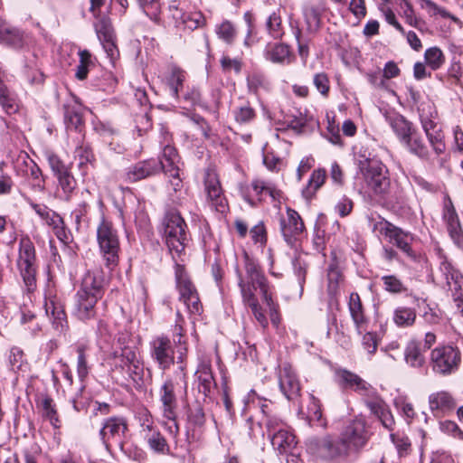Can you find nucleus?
Segmentation results:
<instances>
[{
  "label": "nucleus",
  "mask_w": 463,
  "mask_h": 463,
  "mask_svg": "<svg viewBox=\"0 0 463 463\" xmlns=\"http://www.w3.org/2000/svg\"><path fill=\"white\" fill-rule=\"evenodd\" d=\"M187 392V376L185 366L181 364L179 372L174 376H167L159 390V401L161 403V413L164 419L167 420L165 428L169 434L176 439L179 433L177 418V394Z\"/></svg>",
  "instance_id": "obj_1"
},
{
  "label": "nucleus",
  "mask_w": 463,
  "mask_h": 463,
  "mask_svg": "<svg viewBox=\"0 0 463 463\" xmlns=\"http://www.w3.org/2000/svg\"><path fill=\"white\" fill-rule=\"evenodd\" d=\"M237 278L242 299L257 297L255 292L260 289L263 301L271 302V287L261 267L247 254L244 256L243 269H237Z\"/></svg>",
  "instance_id": "obj_2"
},
{
  "label": "nucleus",
  "mask_w": 463,
  "mask_h": 463,
  "mask_svg": "<svg viewBox=\"0 0 463 463\" xmlns=\"http://www.w3.org/2000/svg\"><path fill=\"white\" fill-rule=\"evenodd\" d=\"M358 174L362 175L367 187L374 194H384L390 187V179L386 166L376 157L365 151H360L355 156Z\"/></svg>",
  "instance_id": "obj_3"
},
{
  "label": "nucleus",
  "mask_w": 463,
  "mask_h": 463,
  "mask_svg": "<svg viewBox=\"0 0 463 463\" xmlns=\"http://www.w3.org/2000/svg\"><path fill=\"white\" fill-rule=\"evenodd\" d=\"M97 242L105 266L109 270L114 269L119 260V235L112 222L104 216L97 226Z\"/></svg>",
  "instance_id": "obj_4"
},
{
  "label": "nucleus",
  "mask_w": 463,
  "mask_h": 463,
  "mask_svg": "<svg viewBox=\"0 0 463 463\" xmlns=\"http://www.w3.org/2000/svg\"><path fill=\"white\" fill-rule=\"evenodd\" d=\"M164 236L171 252L180 254L189 241L187 224L177 210H168L163 219Z\"/></svg>",
  "instance_id": "obj_5"
},
{
  "label": "nucleus",
  "mask_w": 463,
  "mask_h": 463,
  "mask_svg": "<svg viewBox=\"0 0 463 463\" xmlns=\"http://www.w3.org/2000/svg\"><path fill=\"white\" fill-rule=\"evenodd\" d=\"M460 364L461 352L457 346L439 345L430 351L429 364L436 375L450 376L459 369Z\"/></svg>",
  "instance_id": "obj_6"
},
{
  "label": "nucleus",
  "mask_w": 463,
  "mask_h": 463,
  "mask_svg": "<svg viewBox=\"0 0 463 463\" xmlns=\"http://www.w3.org/2000/svg\"><path fill=\"white\" fill-rule=\"evenodd\" d=\"M373 229L409 258L416 260L417 255L411 248L414 236L410 232L402 230L383 217H379L373 222Z\"/></svg>",
  "instance_id": "obj_7"
},
{
  "label": "nucleus",
  "mask_w": 463,
  "mask_h": 463,
  "mask_svg": "<svg viewBox=\"0 0 463 463\" xmlns=\"http://www.w3.org/2000/svg\"><path fill=\"white\" fill-rule=\"evenodd\" d=\"M16 264L26 290L28 292L34 291L36 288L35 248L28 236L20 239Z\"/></svg>",
  "instance_id": "obj_8"
},
{
  "label": "nucleus",
  "mask_w": 463,
  "mask_h": 463,
  "mask_svg": "<svg viewBox=\"0 0 463 463\" xmlns=\"http://www.w3.org/2000/svg\"><path fill=\"white\" fill-rule=\"evenodd\" d=\"M307 448L309 453L327 461L347 457L349 454L341 438L334 439L329 435L323 438L309 439L307 442Z\"/></svg>",
  "instance_id": "obj_9"
},
{
  "label": "nucleus",
  "mask_w": 463,
  "mask_h": 463,
  "mask_svg": "<svg viewBox=\"0 0 463 463\" xmlns=\"http://www.w3.org/2000/svg\"><path fill=\"white\" fill-rule=\"evenodd\" d=\"M438 255L440 260L439 270L441 279L451 291L454 302L460 312H463V276L446 258L440 249L438 250Z\"/></svg>",
  "instance_id": "obj_10"
},
{
  "label": "nucleus",
  "mask_w": 463,
  "mask_h": 463,
  "mask_svg": "<svg viewBox=\"0 0 463 463\" xmlns=\"http://www.w3.org/2000/svg\"><path fill=\"white\" fill-rule=\"evenodd\" d=\"M371 438L366 420L362 416H356L344 429L341 439L347 451L359 452L365 447Z\"/></svg>",
  "instance_id": "obj_11"
},
{
  "label": "nucleus",
  "mask_w": 463,
  "mask_h": 463,
  "mask_svg": "<svg viewBox=\"0 0 463 463\" xmlns=\"http://www.w3.org/2000/svg\"><path fill=\"white\" fill-rule=\"evenodd\" d=\"M114 366L115 369L126 372L136 385L141 386L144 383V365L134 348L125 346L121 349L120 354L115 353Z\"/></svg>",
  "instance_id": "obj_12"
},
{
  "label": "nucleus",
  "mask_w": 463,
  "mask_h": 463,
  "mask_svg": "<svg viewBox=\"0 0 463 463\" xmlns=\"http://www.w3.org/2000/svg\"><path fill=\"white\" fill-rule=\"evenodd\" d=\"M204 190L207 195V201L211 206L219 213H225L228 209V202L221 185L217 173L213 169H208L204 176Z\"/></svg>",
  "instance_id": "obj_13"
},
{
  "label": "nucleus",
  "mask_w": 463,
  "mask_h": 463,
  "mask_svg": "<svg viewBox=\"0 0 463 463\" xmlns=\"http://www.w3.org/2000/svg\"><path fill=\"white\" fill-rule=\"evenodd\" d=\"M157 162L160 165V171L168 175L173 189L175 191L180 190L182 187V180L179 174L180 157L176 149L170 145H165Z\"/></svg>",
  "instance_id": "obj_14"
},
{
  "label": "nucleus",
  "mask_w": 463,
  "mask_h": 463,
  "mask_svg": "<svg viewBox=\"0 0 463 463\" xmlns=\"http://www.w3.org/2000/svg\"><path fill=\"white\" fill-rule=\"evenodd\" d=\"M127 430L128 425L123 418L111 417L104 421L99 430V438L108 451L110 450L113 443L118 445L121 450H124V446L120 439L125 435Z\"/></svg>",
  "instance_id": "obj_15"
},
{
  "label": "nucleus",
  "mask_w": 463,
  "mask_h": 463,
  "mask_svg": "<svg viewBox=\"0 0 463 463\" xmlns=\"http://www.w3.org/2000/svg\"><path fill=\"white\" fill-rule=\"evenodd\" d=\"M150 355L162 371L169 369L175 362V351L170 339L164 335L153 338L150 342Z\"/></svg>",
  "instance_id": "obj_16"
},
{
  "label": "nucleus",
  "mask_w": 463,
  "mask_h": 463,
  "mask_svg": "<svg viewBox=\"0 0 463 463\" xmlns=\"http://www.w3.org/2000/svg\"><path fill=\"white\" fill-rule=\"evenodd\" d=\"M160 172V165L156 159L150 158L135 163L128 166L123 175L128 183H135L155 175Z\"/></svg>",
  "instance_id": "obj_17"
},
{
  "label": "nucleus",
  "mask_w": 463,
  "mask_h": 463,
  "mask_svg": "<svg viewBox=\"0 0 463 463\" xmlns=\"http://www.w3.org/2000/svg\"><path fill=\"white\" fill-rule=\"evenodd\" d=\"M106 290V279L101 270H89L82 278L77 292L102 298Z\"/></svg>",
  "instance_id": "obj_18"
},
{
  "label": "nucleus",
  "mask_w": 463,
  "mask_h": 463,
  "mask_svg": "<svg viewBox=\"0 0 463 463\" xmlns=\"http://www.w3.org/2000/svg\"><path fill=\"white\" fill-rule=\"evenodd\" d=\"M99 300L98 298L77 292L74 297L72 316L82 322L95 318Z\"/></svg>",
  "instance_id": "obj_19"
},
{
  "label": "nucleus",
  "mask_w": 463,
  "mask_h": 463,
  "mask_svg": "<svg viewBox=\"0 0 463 463\" xmlns=\"http://www.w3.org/2000/svg\"><path fill=\"white\" fill-rule=\"evenodd\" d=\"M347 306L354 329L358 335H362L368 329L370 318L365 314V308L358 293L350 294Z\"/></svg>",
  "instance_id": "obj_20"
},
{
  "label": "nucleus",
  "mask_w": 463,
  "mask_h": 463,
  "mask_svg": "<svg viewBox=\"0 0 463 463\" xmlns=\"http://www.w3.org/2000/svg\"><path fill=\"white\" fill-rule=\"evenodd\" d=\"M335 376L340 387L353 390L361 395H368L373 390L371 384L349 370L338 369L335 371Z\"/></svg>",
  "instance_id": "obj_21"
},
{
  "label": "nucleus",
  "mask_w": 463,
  "mask_h": 463,
  "mask_svg": "<svg viewBox=\"0 0 463 463\" xmlns=\"http://www.w3.org/2000/svg\"><path fill=\"white\" fill-rule=\"evenodd\" d=\"M428 402L430 410L437 416L453 411L457 406L456 399L452 393L444 390L430 393Z\"/></svg>",
  "instance_id": "obj_22"
},
{
  "label": "nucleus",
  "mask_w": 463,
  "mask_h": 463,
  "mask_svg": "<svg viewBox=\"0 0 463 463\" xmlns=\"http://www.w3.org/2000/svg\"><path fill=\"white\" fill-rule=\"evenodd\" d=\"M287 217V220L282 219L280 222L281 232L285 241L288 244H293L296 237L303 232L305 226L297 211L288 208Z\"/></svg>",
  "instance_id": "obj_23"
},
{
  "label": "nucleus",
  "mask_w": 463,
  "mask_h": 463,
  "mask_svg": "<svg viewBox=\"0 0 463 463\" xmlns=\"http://www.w3.org/2000/svg\"><path fill=\"white\" fill-rule=\"evenodd\" d=\"M279 388L288 400L297 398L300 393V383L296 373L288 364L284 365L279 375Z\"/></svg>",
  "instance_id": "obj_24"
},
{
  "label": "nucleus",
  "mask_w": 463,
  "mask_h": 463,
  "mask_svg": "<svg viewBox=\"0 0 463 463\" xmlns=\"http://www.w3.org/2000/svg\"><path fill=\"white\" fill-rule=\"evenodd\" d=\"M443 220L447 224L449 233L454 242L459 247L463 246L462 228L458 213L450 199H448L444 203Z\"/></svg>",
  "instance_id": "obj_25"
},
{
  "label": "nucleus",
  "mask_w": 463,
  "mask_h": 463,
  "mask_svg": "<svg viewBox=\"0 0 463 463\" xmlns=\"http://www.w3.org/2000/svg\"><path fill=\"white\" fill-rule=\"evenodd\" d=\"M271 440L273 449L280 455H290L292 461L298 458L292 454L293 449L296 448L297 440L295 435L290 430L289 427L280 431L273 433L269 436Z\"/></svg>",
  "instance_id": "obj_26"
},
{
  "label": "nucleus",
  "mask_w": 463,
  "mask_h": 463,
  "mask_svg": "<svg viewBox=\"0 0 463 463\" xmlns=\"http://www.w3.org/2000/svg\"><path fill=\"white\" fill-rule=\"evenodd\" d=\"M185 79L186 72L175 64L169 65L162 76L163 82L168 87L175 99L179 98V91L183 90Z\"/></svg>",
  "instance_id": "obj_27"
},
{
  "label": "nucleus",
  "mask_w": 463,
  "mask_h": 463,
  "mask_svg": "<svg viewBox=\"0 0 463 463\" xmlns=\"http://www.w3.org/2000/svg\"><path fill=\"white\" fill-rule=\"evenodd\" d=\"M426 350L421 343L416 339H411L404 348V361L406 364L414 369H421L426 365Z\"/></svg>",
  "instance_id": "obj_28"
},
{
  "label": "nucleus",
  "mask_w": 463,
  "mask_h": 463,
  "mask_svg": "<svg viewBox=\"0 0 463 463\" xmlns=\"http://www.w3.org/2000/svg\"><path fill=\"white\" fill-rule=\"evenodd\" d=\"M175 276L176 288L179 292V299L183 303L187 300L188 298L198 294L194 285L191 281L184 267L181 264L176 263L175 266Z\"/></svg>",
  "instance_id": "obj_29"
},
{
  "label": "nucleus",
  "mask_w": 463,
  "mask_h": 463,
  "mask_svg": "<svg viewBox=\"0 0 463 463\" xmlns=\"http://www.w3.org/2000/svg\"><path fill=\"white\" fill-rule=\"evenodd\" d=\"M45 313L51 317L54 328L59 332L68 329V320L63 306L54 299H48L44 305Z\"/></svg>",
  "instance_id": "obj_30"
},
{
  "label": "nucleus",
  "mask_w": 463,
  "mask_h": 463,
  "mask_svg": "<svg viewBox=\"0 0 463 463\" xmlns=\"http://www.w3.org/2000/svg\"><path fill=\"white\" fill-rule=\"evenodd\" d=\"M386 120L402 144L416 130L411 122L398 113L388 114Z\"/></svg>",
  "instance_id": "obj_31"
},
{
  "label": "nucleus",
  "mask_w": 463,
  "mask_h": 463,
  "mask_svg": "<svg viewBox=\"0 0 463 463\" xmlns=\"http://www.w3.org/2000/svg\"><path fill=\"white\" fill-rule=\"evenodd\" d=\"M264 57L273 63H289L291 61L289 46L281 43H268L264 50Z\"/></svg>",
  "instance_id": "obj_32"
},
{
  "label": "nucleus",
  "mask_w": 463,
  "mask_h": 463,
  "mask_svg": "<svg viewBox=\"0 0 463 463\" xmlns=\"http://www.w3.org/2000/svg\"><path fill=\"white\" fill-rule=\"evenodd\" d=\"M195 375L198 381V391L204 396H208L212 387L215 384L212 372V365L209 362H203L199 364Z\"/></svg>",
  "instance_id": "obj_33"
},
{
  "label": "nucleus",
  "mask_w": 463,
  "mask_h": 463,
  "mask_svg": "<svg viewBox=\"0 0 463 463\" xmlns=\"http://www.w3.org/2000/svg\"><path fill=\"white\" fill-rule=\"evenodd\" d=\"M402 145L408 151L422 160H430V152L420 135L414 130Z\"/></svg>",
  "instance_id": "obj_34"
},
{
  "label": "nucleus",
  "mask_w": 463,
  "mask_h": 463,
  "mask_svg": "<svg viewBox=\"0 0 463 463\" xmlns=\"http://www.w3.org/2000/svg\"><path fill=\"white\" fill-rule=\"evenodd\" d=\"M416 317L415 308L400 306L393 310L392 321L398 327L407 328L415 324Z\"/></svg>",
  "instance_id": "obj_35"
},
{
  "label": "nucleus",
  "mask_w": 463,
  "mask_h": 463,
  "mask_svg": "<svg viewBox=\"0 0 463 463\" xmlns=\"http://www.w3.org/2000/svg\"><path fill=\"white\" fill-rule=\"evenodd\" d=\"M42 416L48 420L54 428L60 427V420L53 400L49 395H43L38 402Z\"/></svg>",
  "instance_id": "obj_36"
},
{
  "label": "nucleus",
  "mask_w": 463,
  "mask_h": 463,
  "mask_svg": "<svg viewBox=\"0 0 463 463\" xmlns=\"http://www.w3.org/2000/svg\"><path fill=\"white\" fill-rule=\"evenodd\" d=\"M0 43L14 49H21L25 43L24 34L18 28L9 24L0 37Z\"/></svg>",
  "instance_id": "obj_37"
},
{
  "label": "nucleus",
  "mask_w": 463,
  "mask_h": 463,
  "mask_svg": "<svg viewBox=\"0 0 463 463\" xmlns=\"http://www.w3.org/2000/svg\"><path fill=\"white\" fill-rule=\"evenodd\" d=\"M30 206L34 212L53 230L56 226L61 225L63 219L56 212L49 209L46 205L30 202Z\"/></svg>",
  "instance_id": "obj_38"
},
{
  "label": "nucleus",
  "mask_w": 463,
  "mask_h": 463,
  "mask_svg": "<svg viewBox=\"0 0 463 463\" xmlns=\"http://www.w3.org/2000/svg\"><path fill=\"white\" fill-rule=\"evenodd\" d=\"M251 188L261 201L263 195L269 194L273 201H277L280 197V191L278 190L274 184L260 179H255L251 182Z\"/></svg>",
  "instance_id": "obj_39"
},
{
  "label": "nucleus",
  "mask_w": 463,
  "mask_h": 463,
  "mask_svg": "<svg viewBox=\"0 0 463 463\" xmlns=\"http://www.w3.org/2000/svg\"><path fill=\"white\" fill-rule=\"evenodd\" d=\"M143 13L155 24H161V0H137Z\"/></svg>",
  "instance_id": "obj_40"
},
{
  "label": "nucleus",
  "mask_w": 463,
  "mask_h": 463,
  "mask_svg": "<svg viewBox=\"0 0 463 463\" xmlns=\"http://www.w3.org/2000/svg\"><path fill=\"white\" fill-rule=\"evenodd\" d=\"M218 38L227 44H232L237 37V29L229 20H224L215 26Z\"/></svg>",
  "instance_id": "obj_41"
},
{
  "label": "nucleus",
  "mask_w": 463,
  "mask_h": 463,
  "mask_svg": "<svg viewBox=\"0 0 463 463\" xmlns=\"http://www.w3.org/2000/svg\"><path fill=\"white\" fill-rule=\"evenodd\" d=\"M145 439L146 440L149 448L161 454H166L169 451V446L165 437L157 431H152L151 433L145 434Z\"/></svg>",
  "instance_id": "obj_42"
},
{
  "label": "nucleus",
  "mask_w": 463,
  "mask_h": 463,
  "mask_svg": "<svg viewBox=\"0 0 463 463\" xmlns=\"http://www.w3.org/2000/svg\"><path fill=\"white\" fill-rule=\"evenodd\" d=\"M57 180L59 188L62 193V199L65 201H70L77 186V182L71 172L69 171L66 174L58 176Z\"/></svg>",
  "instance_id": "obj_43"
},
{
  "label": "nucleus",
  "mask_w": 463,
  "mask_h": 463,
  "mask_svg": "<svg viewBox=\"0 0 463 463\" xmlns=\"http://www.w3.org/2000/svg\"><path fill=\"white\" fill-rule=\"evenodd\" d=\"M310 399L311 402L307 409L309 420L326 429L327 427V420L323 416L320 401L313 395L310 396Z\"/></svg>",
  "instance_id": "obj_44"
},
{
  "label": "nucleus",
  "mask_w": 463,
  "mask_h": 463,
  "mask_svg": "<svg viewBox=\"0 0 463 463\" xmlns=\"http://www.w3.org/2000/svg\"><path fill=\"white\" fill-rule=\"evenodd\" d=\"M268 33L274 39H279L284 34L282 20L279 12H273L269 14L266 22Z\"/></svg>",
  "instance_id": "obj_45"
},
{
  "label": "nucleus",
  "mask_w": 463,
  "mask_h": 463,
  "mask_svg": "<svg viewBox=\"0 0 463 463\" xmlns=\"http://www.w3.org/2000/svg\"><path fill=\"white\" fill-rule=\"evenodd\" d=\"M94 27L97 36L100 42L115 38L114 30L109 18L105 16L99 17L95 23Z\"/></svg>",
  "instance_id": "obj_46"
},
{
  "label": "nucleus",
  "mask_w": 463,
  "mask_h": 463,
  "mask_svg": "<svg viewBox=\"0 0 463 463\" xmlns=\"http://www.w3.org/2000/svg\"><path fill=\"white\" fill-rule=\"evenodd\" d=\"M304 17L309 31H317L320 25L321 10L312 5H307L303 10Z\"/></svg>",
  "instance_id": "obj_47"
},
{
  "label": "nucleus",
  "mask_w": 463,
  "mask_h": 463,
  "mask_svg": "<svg viewBox=\"0 0 463 463\" xmlns=\"http://www.w3.org/2000/svg\"><path fill=\"white\" fill-rule=\"evenodd\" d=\"M424 59L431 70L439 69L445 62V57L442 51L438 47H431L425 51Z\"/></svg>",
  "instance_id": "obj_48"
},
{
  "label": "nucleus",
  "mask_w": 463,
  "mask_h": 463,
  "mask_svg": "<svg viewBox=\"0 0 463 463\" xmlns=\"http://www.w3.org/2000/svg\"><path fill=\"white\" fill-rule=\"evenodd\" d=\"M242 302L245 306L250 308L255 319L261 326V327L266 328L269 325L268 319L259 303L258 298H250L242 299Z\"/></svg>",
  "instance_id": "obj_49"
},
{
  "label": "nucleus",
  "mask_w": 463,
  "mask_h": 463,
  "mask_svg": "<svg viewBox=\"0 0 463 463\" xmlns=\"http://www.w3.org/2000/svg\"><path fill=\"white\" fill-rule=\"evenodd\" d=\"M383 288L392 294H402L407 290L403 282L395 275H386L382 277Z\"/></svg>",
  "instance_id": "obj_50"
},
{
  "label": "nucleus",
  "mask_w": 463,
  "mask_h": 463,
  "mask_svg": "<svg viewBox=\"0 0 463 463\" xmlns=\"http://www.w3.org/2000/svg\"><path fill=\"white\" fill-rule=\"evenodd\" d=\"M87 350H88V345L85 344H80L76 348V352L78 354L77 373H78L79 378L81 381H83L89 373V367L87 364V356H86Z\"/></svg>",
  "instance_id": "obj_51"
},
{
  "label": "nucleus",
  "mask_w": 463,
  "mask_h": 463,
  "mask_svg": "<svg viewBox=\"0 0 463 463\" xmlns=\"http://www.w3.org/2000/svg\"><path fill=\"white\" fill-rule=\"evenodd\" d=\"M187 419L189 424L195 428H202L205 423V414L199 403H196L188 409Z\"/></svg>",
  "instance_id": "obj_52"
},
{
  "label": "nucleus",
  "mask_w": 463,
  "mask_h": 463,
  "mask_svg": "<svg viewBox=\"0 0 463 463\" xmlns=\"http://www.w3.org/2000/svg\"><path fill=\"white\" fill-rule=\"evenodd\" d=\"M0 105L4 109V110L11 114L16 111V104L14 97L11 95L10 91L6 88V86L0 80Z\"/></svg>",
  "instance_id": "obj_53"
},
{
  "label": "nucleus",
  "mask_w": 463,
  "mask_h": 463,
  "mask_svg": "<svg viewBox=\"0 0 463 463\" xmlns=\"http://www.w3.org/2000/svg\"><path fill=\"white\" fill-rule=\"evenodd\" d=\"M247 86L250 92L257 94L260 90L268 89L269 82L264 75L252 73L247 78Z\"/></svg>",
  "instance_id": "obj_54"
},
{
  "label": "nucleus",
  "mask_w": 463,
  "mask_h": 463,
  "mask_svg": "<svg viewBox=\"0 0 463 463\" xmlns=\"http://www.w3.org/2000/svg\"><path fill=\"white\" fill-rule=\"evenodd\" d=\"M262 422L267 429L269 436L280 431V430L288 428V426L275 413L269 414L267 418H263Z\"/></svg>",
  "instance_id": "obj_55"
},
{
  "label": "nucleus",
  "mask_w": 463,
  "mask_h": 463,
  "mask_svg": "<svg viewBox=\"0 0 463 463\" xmlns=\"http://www.w3.org/2000/svg\"><path fill=\"white\" fill-rule=\"evenodd\" d=\"M362 346L370 354L373 355L376 353L379 338L377 334L373 331H364L362 334Z\"/></svg>",
  "instance_id": "obj_56"
},
{
  "label": "nucleus",
  "mask_w": 463,
  "mask_h": 463,
  "mask_svg": "<svg viewBox=\"0 0 463 463\" xmlns=\"http://www.w3.org/2000/svg\"><path fill=\"white\" fill-rule=\"evenodd\" d=\"M313 85L317 90L325 98L328 97L330 92V80L326 72H317L313 76Z\"/></svg>",
  "instance_id": "obj_57"
},
{
  "label": "nucleus",
  "mask_w": 463,
  "mask_h": 463,
  "mask_svg": "<svg viewBox=\"0 0 463 463\" xmlns=\"http://www.w3.org/2000/svg\"><path fill=\"white\" fill-rule=\"evenodd\" d=\"M426 136L430 146L432 147V150L437 156H439L445 152L446 145L444 142V135L441 130L433 133H428Z\"/></svg>",
  "instance_id": "obj_58"
},
{
  "label": "nucleus",
  "mask_w": 463,
  "mask_h": 463,
  "mask_svg": "<svg viewBox=\"0 0 463 463\" xmlns=\"http://www.w3.org/2000/svg\"><path fill=\"white\" fill-rule=\"evenodd\" d=\"M326 173L325 169L315 170L308 181V185L305 193L313 194L317 191L325 183Z\"/></svg>",
  "instance_id": "obj_59"
},
{
  "label": "nucleus",
  "mask_w": 463,
  "mask_h": 463,
  "mask_svg": "<svg viewBox=\"0 0 463 463\" xmlns=\"http://www.w3.org/2000/svg\"><path fill=\"white\" fill-rule=\"evenodd\" d=\"M183 23L186 28L194 30L204 26L206 24V20L202 13L195 12L184 14L183 16Z\"/></svg>",
  "instance_id": "obj_60"
},
{
  "label": "nucleus",
  "mask_w": 463,
  "mask_h": 463,
  "mask_svg": "<svg viewBox=\"0 0 463 463\" xmlns=\"http://www.w3.org/2000/svg\"><path fill=\"white\" fill-rule=\"evenodd\" d=\"M47 160L56 178L71 171L69 167L61 160V158L53 153L47 155Z\"/></svg>",
  "instance_id": "obj_61"
},
{
  "label": "nucleus",
  "mask_w": 463,
  "mask_h": 463,
  "mask_svg": "<svg viewBox=\"0 0 463 463\" xmlns=\"http://www.w3.org/2000/svg\"><path fill=\"white\" fill-rule=\"evenodd\" d=\"M391 439L395 445L400 456L408 455L411 450V443L409 438L402 434H391Z\"/></svg>",
  "instance_id": "obj_62"
},
{
  "label": "nucleus",
  "mask_w": 463,
  "mask_h": 463,
  "mask_svg": "<svg viewBox=\"0 0 463 463\" xmlns=\"http://www.w3.org/2000/svg\"><path fill=\"white\" fill-rule=\"evenodd\" d=\"M402 16L405 18L406 23L412 27L420 29V19L416 16L412 5L408 0H402Z\"/></svg>",
  "instance_id": "obj_63"
},
{
  "label": "nucleus",
  "mask_w": 463,
  "mask_h": 463,
  "mask_svg": "<svg viewBox=\"0 0 463 463\" xmlns=\"http://www.w3.org/2000/svg\"><path fill=\"white\" fill-rule=\"evenodd\" d=\"M255 116V110L250 105L241 106L234 110L235 120L240 124L251 122Z\"/></svg>",
  "instance_id": "obj_64"
}]
</instances>
